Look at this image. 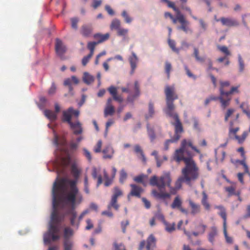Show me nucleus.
<instances>
[{
    "label": "nucleus",
    "instance_id": "1",
    "mask_svg": "<svg viewBox=\"0 0 250 250\" xmlns=\"http://www.w3.org/2000/svg\"><path fill=\"white\" fill-rule=\"evenodd\" d=\"M78 192L77 181L67 178H58L54 182L52 194L53 211L51 213V222L48 231L44 234L43 241L49 244L51 241L59 239L60 218L58 208L65 209L66 214H71V224H74L76 213H74L76 196Z\"/></svg>",
    "mask_w": 250,
    "mask_h": 250
},
{
    "label": "nucleus",
    "instance_id": "2",
    "mask_svg": "<svg viewBox=\"0 0 250 250\" xmlns=\"http://www.w3.org/2000/svg\"><path fill=\"white\" fill-rule=\"evenodd\" d=\"M191 147L199 153V151L194 146L190 141L183 140L180 148L176 149L174 155V159L177 162L183 161L186 167L182 170V175L180 176L175 183V187L179 190L182 183L185 182L190 186L191 182L195 181L199 177V168L192 159L191 152L189 150Z\"/></svg>",
    "mask_w": 250,
    "mask_h": 250
},
{
    "label": "nucleus",
    "instance_id": "3",
    "mask_svg": "<svg viewBox=\"0 0 250 250\" xmlns=\"http://www.w3.org/2000/svg\"><path fill=\"white\" fill-rule=\"evenodd\" d=\"M165 93L167 107L164 109V111L167 116L173 118L175 121V123L171 122L172 125L175 127L174 136L171 139L166 140L164 144V149L165 150H167L170 143L176 142L179 140L180 138L179 134L183 132V129L178 115L174 111L175 106L173 101L178 98V95L175 92L174 87L166 86Z\"/></svg>",
    "mask_w": 250,
    "mask_h": 250
},
{
    "label": "nucleus",
    "instance_id": "4",
    "mask_svg": "<svg viewBox=\"0 0 250 250\" xmlns=\"http://www.w3.org/2000/svg\"><path fill=\"white\" fill-rule=\"evenodd\" d=\"M171 182L172 179L169 172H165L160 177L154 175L149 180L150 184L152 186H156L160 191L164 190L167 187H170Z\"/></svg>",
    "mask_w": 250,
    "mask_h": 250
},
{
    "label": "nucleus",
    "instance_id": "5",
    "mask_svg": "<svg viewBox=\"0 0 250 250\" xmlns=\"http://www.w3.org/2000/svg\"><path fill=\"white\" fill-rule=\"evenodd\" d=\"M78 116V110H74L71 107L62 112V121L69 124L75 134H78V122L76 121L73 123L72 120L73 118H77Z\"/></svg>",
    "mask_w": 250,
    "mask_h": 250
},
{
    "label": "nucleus",
    "instance_id": "6",
    "mask_svg": "<svg viewBox=\"0 0 250 250\" xmlns=\"http://www.w3.org/2000/svg\"><path fill=\"white\" fill-rule=\"evenodd\" d=\"M53 144L56 146L58 150L60 151L62 153H64L66 154V157L62 158V162L65 166L69 165L71 163V158L68 154L66 143L64 138H60L58 135L55 134Z\"/></svg>",
    "mask_w": 250,
    "mask_h": 250
},
{
    "label": "nucleus",
    "instance_id": "7",
    "mask_svg": "<svg viewBox=\"0 0 250 250\" xmlns=\"http://www.w3.org/2000/svg\"><path fill=\"white\" fill-rule=\"evenodd\" d=\"M122 90L124 92L129 93V95L127 98V101L128 102L133 103L135 99L139 96L140 93V86L138 81H135L134 86L133 87L134 93L132 94L131 92V87L129 84L127 85V87H123Z\"/></svg>",
    "mask_w": 250,
    "mask_h": 250
},
{
    "label": "nucleus",
    "instance_id": "8",
    "mask_svg": "<svg viewBox=\"0 0 250 250\" xmlns=\"http://www.w3.org/2000/svg\"><path fill=\"white\" fill-rule=\"evenodd\" d=\"M147 133L150 140L151 142H153L156 139V134L155 132H160L161 128L160 126L157 124L151 125L149 123L146 124Z\"/></svg>",
    "mask_w": 250,
    "mask_h": 250
},
{
    "label": "nucleus",
    "instance_id": "9",
    "mask_svg": "<svg viewBox=\"0 0 250 250\" xmlns=\"http://www.w3.org/2000/svg\"><path fill=\"white\" fill-rule=\"evenodd\" d=\"M55 48L57 54L62 60H64L65 58L64 57V54L66 52L67 48L62 40L58 38L56 39Z\"/></svg>",
    "mask_w": 250,
    "mask_h": 250
},
{
    "label": "nucleus",
    "instance_id": "10",
    "mask_svg": "<svg viewBox=\"0 0 250 250\" xmlns=\"http://www.w3.org/2000/svg\"><path fill=\"white\" fill-rule=\"evenodd\" d=\"M178 21L181 23V25L177 27L179 30H182L186 33H192V30L189 27V22L185 18L184 16H179L178 17Z\"/></svg>",
    "mask_w": 250,
    "mask_h": 250
},
{
    "label": "nucleus",
    "instance_id": "11",
    "mask_svg": "<svg viewBox=\"0 0 250 250\" xmlns=\"http://www.w3.org/2000/svg\"><path fill=\"white\" fill-rule=\"evenodd\" d=\"M209 98L211 100V101L219 100L221 103V107L223 109L226 108L229 105V99H226L224 95V91H223L222 89L220 90V96L219 97L211 96L209 97Z\"/></svg>",
    "mask_w": 250,
    "mask_h": 250
},
{
    "label": "nucleus",
    "instance_id": "12",
    "mask_svg": "<svg viewBox=\"0 0 250 250\" xmlns=\"http://www.w3.org/2000/svg\"><path fill=\"white\" fill-rule=\"evenodd\" d=\"M216 21H220L222 25L229 27L237 26L239 25V23L236 20L230 18L222 17L220 19L216 20Z\"/></svg>",
    "mask_w": 250,
    "mask_h": 250
},
{
    "label": "nucleus",
    "instance_id": "13",
    "mask_svg": "<svg viewBox=\"0 0 250 250\" xmlns=\"http://www.w3.org/2000/svg\"><path fill=\"white\" fill-rule=\"evenodd\" d=\"M130 187L131 188V191L128 195V199H129L130 196H135L138 198L141 197L142 192L143 191V188L135 184H131Z\"/></svg>",
    "mask_w": 250,
    "mask_h": 250
},
{
    "label": "nucleus",
    "instance_id": "14",
    "mask_svg": "<svg viewBox=\"0 0 250 250\" xmlns=\"http://www.w3.org/2000/svg\"><path fill=\"white\" fill-rule=\"evenodd\" d=\"M103 153V158L104 159H111L114 154V150L110 145L106 146L102 150Z\"/></svg>",
    "mask_w": 250,
    "mask_h": 250
},
{
    "label": "nucleus",
    "instance_id": "15",
    "mask_svg": "<svg viewBox=\"0 0 250 250\" xmlns=\"http://www.w3.org/2000/svg\"><path fill=\"white\" fill-rule=\"evenodd\" d=\"M78 83V79L76 76H72L70 78L66 79L64 81L63 84L64 86H68L69 89V91L71 92L73 89V87L76 85Z\"/></svg>",
    "mask_w": 250,
    "mask_h": 250
},
{
    "label": "nucleus",
    "instance_id": "16",
    "mask_svg": "<svg viewBox=\"0 0 250 250\" xmlns=\"http://www.w3.org/2000/svg\"><path fill=\"white\" fill-rule=\"evenodd\" d=\"M128 61L131 68V73L133 74L138 62V58L134 52H132L131 56L128 58Z\"/></svg>",
    "mask_w": 250,
    "mask_h": 250
},
{
    "label": "nucleus",
    "instance_id": "17",
    "mask_svg": "<svg viewBox=\"0 0 250 250\" xmlns=\"http://www.w3.org/2000/svg\"><path fill=\"white\" fill-rule=\"evenodd\" d=\"M152 194L158 199L165 200L167 198H170V194L167 192H163V190H161L159 192L156 190L154 189L152 190Z\"/></svg>",
    "mask_w": 250,
    "mask_h": 250
},
{
    "label": "nucleus",
    "instance_id": "18",
    "mask_svg": "<svg viewBox=\"0 0 250 250\" xmlns=\"http://www.w3.org/2000/svg\"><path fill=\"white\" fill-rule=\"evenodd\" d=\"M189 206L191 208V214L193 215H195L198 214L201 211V207L200 205L196 204L192 200H189L188 201Z\"/></svg>",
    "mask_w": 250,
    "mask_h": 250
},
{
    "label": "nucleus",
    "instance_id": "19",
    "mask_svg": "<svg viewBox=\"0 0 250 250\" xmlns=\"http://www.w3.org/2000/svg\"><path fill=\"white\" fill-rule=\"evenodd\" d=\"M92 27L91 24H85L82 26L81 34L85 37H88L92 32Z\"/></svg>",
    "mask_w": 250,
    "mask_h": 250
},
{
    "label": "nucleus",
    "instance_id": "20",
    "mask_svg": "<svg viewBox=\"0 0 250 250\" xmlns=\"http://www.w3.org/2000/svg\"><path fill=\"white\" fill-rule=\"evenodd\" d=\"M203 197L201 200V204L204 208L205 209L208 211H209L211 208V206L208 200V195L205 192L202 193Z\"/></svg>",
    "mask_w": 250,
    "mask_h": 250
},
{
    "label": "nucleus",
    "instance_id": "21",
    "mask_svg": "<svg viewBox=\"0 0 250 250\" xmlns=\"http://www.w3.org/2000/svg\"><path fill=\"white\" fill-rule=\"evenodd\" d=\"M156 239L153 234H150L147 239L146 246V250H150L151 248L156 246Z\"/></svg>",
    "mask_w": 250,
    "mask_h": 250
},
{
    "label": "nucleus",
    "instance_id": "22",
    "mask_svg": "<svg viewBox=\"0 0 250 250\" xmlns=\"http://www.w3.org/2000/svg\"><path fill=\"white\" fill-rule=\"evenodd\" d=\"M109 36L110 35L109 33H106L104 35L100 33H97L94 35V39L98 40V41L96 42L99 44L107 40L109 38Z\"/></svg>",
    "mask_w": 250,
    "mask_h": 250
},
{
    "label": "nucleus",
    "instance_id": "23",
    "mask_svg": "<svg viewBox=\"0 0 250 250\" xmlns=\"http://www.w3.org/2000/svg\"><path fill=\"white\" fill-rule=\"evenodd\" d=\"M239 87V86H233L231 88L230 90L229 91L226 92L224 91V95L225 96L226 99H229L230 102L231 99L230 95L233 94L234 93H239V90H238Z\"/></svg>",
    "mask_w": 250,
    "mask_h": 250
},
{
    "label": "nucleus",
    "instance_id": "24",
    "mask_svg": "<svg viewBox=\"0 0 250 250\" xmlns=\"http://www.w3.org/2000/svg\"><path fill=\"white\" fill-rule=\"evenodd\" d=\"M83 80L85 83L90 84L94 82V77L89 73L85 72L83 76Z\"/></svg>",
    "mask_w": 250,
    "mask_h": 250
},
{
    "label": "nucleus",
    "instance_id": "25",
    "mask_svg": "<svg viewBox=\"0 0 250 250\" xmlns=\"http://www.w3.org/2000/svg\"><path fill=\"white\" fill-rule=\"evenodd\" d=\"M217 235V229L215 227H212L208 235V241L212 243L214 241V238Z\"/></svg>",
    "mask_w": 250,
    "mask_h": 250
},
{
    "label": "nucleus",
    "instance_id": "26",
    "mask_svg": "<svg viewBox=\"0 0 250 250\" xmlns=\"http://www.w3.org/2000/svg\"><path fill=\"white\" fill-rule=\"evenodd\" d=\"M243 112L245 114L249 119H250V108L248 103L243 102L240 106Z\"/></svg>",
    "mask_w": 250,
    "mask_h": 250
},
{
    "label": "nucleus",
    "instance_id": "27",
    "mask_svg": "<svg viewBox=\"0 0 250 250\" xmlns=\"http://www.w3.org/2000/svg\"><path fill=\"white\" fill-rule=\"evenodd\" d=\"M115 108L113 105H106L104 109V117L112 116L115 113Z\"/></svg>",
    "mask_w": 250,
    "mask_h": 250
},
{
    "label": "nucleus",
    "instance_id": "28",
    "mask_svg": "<svg viewBox=\"0 0 250 250\" xmlns=\"http://www.w3.org/2000/svg\"><path fill=\"white\" fill-rule=\"evenodd\" d=\"M154 108L153 104L150 102L148 104V113L145 115V118L146 120H148L153 117L154 114Z\"/></svg>",
    "mask_w": 250,
    "mask_h": 250
},
{
    "label": "nucleus",
    "instance_id": "29",
    "mask_svg": "<svg viewBox=\"0 0 250 250\" xmlns=\"http://www.w3.org/2000/svg\"><path fill=\"white\" fill-rule=\"evenodd\" d=\"M45 116L51 121H55L57 119L56 113L50 110H45L44 112Z\"/></svg>",
    "mask_w": 250,
    "mask_h": 250
},
{
    "label": "nucleus",
    "instance_id": "30",
    "mask_svg": "<svg viewBox=\"0 0 250 250\" xmlns=\"http://www.w3.org/2000/svg\"><path fill=\"white\" fill-rule=\"evenodd\" d=\"M182 201L179 196H177L172 204L171 205V207L172 208H179L182 206Z\"/></svg>",
    "mask_w": 250,
    "mask_h": 250
},
{
    "label": "nucleus",
    "instance_id": "31",
    "mask_svg": "<svg viewBox=\"0 0 250 250\" xmlns=\"http://www.w3.org/2000/svg\"><path fill=\"white\" fill-rule=\"evenodd\" d=\"M238 62L239 66V72L243 73L245 69L244 61L240 54L238 55Z\"/></svg>",
    "mask_w": 250,
    "mask_h": 250
},
{
    "label": "nucleus",
    "instance_id": "32",
    "mask_svg": "<svg viewBox=\"0 0 250 250\" xmlns=\"http://www.w3.org/2000/svg\"><path fill=\"white\" fill-rule=\"evenodd\" d=\"M117 200L111 198V200L107 206L108 209L110 210L111 208H113L115 210H118L119 208V205L117 204Z\"/></svg>",
    "mask_w": 250,
    "mask_h": 250
},
{
    "label": "nucleus",
    "instance_id": "33",
    "mask_svg": "<svg viewBox=\"0 0 250 250\" xmlns=\"http://www.w3.org/2000/svg\"><path fill=\"white\" fill-rule=\"evenodd\" d=\"M98 44V43L96 42H88L87 47V48L90 50V53L89 54L93 55L95 46Z\"/></svg>",
    "mask_w": 250,
    "mask_h": 250
},
{
    "label": "nucleus",
    "instance_id": "34",
    "mask_svg": "<svg viewBox=\"0 0 250 250\" xmlns=\"http://www.w3.org/2000/svg\"><path fill=\"white\" fill-rule=\"evenodd\" d=\"M121 22L120 21L116 19H115L112 20L111 25H110V29L111 30L116 29L118 30L120 27Z\"/></svg>",
    "mask_w": 250,
    "mask_h": 250
},
{
    "label": "nucleus",
    "instance_id": "35",
    "mask_svg": "<svg viewBox=\"0 0 250 250\" xmlns=\"http://www.w3.org/2000/svg\"><path fill=\"white\" fill-rule=\"evenodd\" d=\"M123 194L122 190L118 187H115L113 189V194L112 198L117 200L119 196H121Z\"/></svg>",
    "mask_w": 250,
    "mask_h": 250
},
{
    "label": "nucleus",
    "instance_id": "36",
    "mask_svg": "<svg viewBox=\"0 0 250 250\" xmlns=\"http://www.w3.org/2000/svg\"><path fill=\"white\" fill-rule=\"evenodd\" d=\"M73 230L69 227H66L64 230V240H69V238L73 235Z\"/></svg>",
    "mask_w": 250,
    "mask_h": 250
},
{
    "label": "nucleus",
    "instance_id": "37",
    "mask_svg": "<svg viewBox=\"0 0 250 250\" xmlns=\"http://www.w3.org/2000/svg\"><path fill=\"white\" fill-rule=\"evenodd\" d=\"M207 228V226L203 224L202 222L199 223V224L195 227L196 229L202 234L205 233Z\"/></svg>",
    "mask_w": 250,
    "mask_h": 250
},
{
    "label": "nucleus",
    "instance_id": "38",
    "mask_svg": "<svg viewBox=\"0 0 250 250\" xmlns=\"http://www.w3.org/2000/svg\"><path fill=\"white\" fill-rule=\"evenodd\" d=\"M193 50H194L193 55H194V57L195 58L197 62H204L205 59L203 58L200 57L199 56V50H198V48H197L196 47H194Z\"/></svg>",
    "mask_w": 250,
    "mask_h": 250
},
{
    "label": "nucleus",
    "instance_id": "39",
    "mask_svg": "<svg viewBox=\"0 0 250 250\" xmlns=\"http://www.w3.org/2000/svg\"><path fill=\"white\" fill-rule=\"evenodd\" d=\"M134 151L136 153H140L142 157L143 161L144 162L146 161V157L141 146L139 145H136L134 146Z\"/></svg>",
    "mask_w": 250,
    "mask_h": 250
},
{
    "label": "nucleus",
    "instance_id": "40",
    "mask_svg": "<svg viewBox=\"0 0 250 250\" xmlns=\"http://www.w3.org/2000/svg\"><path fill=\"white\" fill-rule=\"evenodd\" d=\"M146 177L144 174H141L134 178L133 180L137 183H142L144 186H146V184L144 181V179Z\"/></svg>",
    "mask_w": 250,
    "mask_h": 250
},
{
    "label": "nucleus",
    "instance_id": "41",
    "mask_svg": "<svg viewBox=\"0 0 250 250\" xmlns=\"http://www.w3.org/2000/svg\"><path fill=\"white\" fill-rule=\"evenodd\" d=\"M126 178L127 173L124 169H122L120 172L119 181L121 184H123Z\"/></svg>",
    "mask_w": 250,
    "mask_h": 250
},
{
    "label": "nucleus",
    "instance_id": "42",
    "mask_svg": "<svg viewBox=\"0 0 250 250\" xmlns=\"http://www.w3.org/2000/svg\"><path fill=\"white\" fill-rule=\"evenodd\" d=\"M83 154L88 162L92 161V157L90 152L85 148L83 149Z\"/></svg>",
    "mask_w": 250,
    "mask_h": 250
},
{
    "label": "nucleus",
    "instance_id": "43",
    "mask_svg": "<svg viewBox=\"0 0 250 250\" xmlns=\"http://www.w3.org/2000/svg\"><path fill=\"white\" fill-rule=\"evenodd\" d=\"M103 142L101 140H99L96 145L94 146L93 148V151L95 153H100L102 152V146Z\"/></svg>",
    "mask_w": 250,
    "mask_h": 250
},
{
    "label": "nucleus",
    "instance_id": "44",
    "mask_svg": "<svg viewBox=\"0 0 250 250\" xmlns=\"http://www.w3.org/2000/svg\"><path fill=\"white\" fill-rule=\"evenodd\" d=\"M165 225L166 226V229L167 231L169 232H171L174 231L175 229V223H172V224H169L167 222H165Z\"/></svg>",
    "mask_w": 250,
    "mask_h": 250
},
{
    "label": "nucleus",
    "instance_id": "45",
    "mask_svg": "<svg viewBox=\"0 0 250 250\" xmlns=\"http://www.w3.org/2000/svg\"><path fill=\"white\" fill-rule=\"evenodd\" d=\"M248 135V133L247 131H244L241 137H240L238 135H235V139L237 140L239 143H243L247 136Z\"/></svg>",
    "mask_w": 250,
    "mask_h": 250
},
{
    "label": "nucleus",
    "instance_id": "46",
    "mask_svg": "<svg viewBox=\"0 0 250 250\" xmlns=\"http://www.w3.org/2000/svg\"><path fill=\"white\" fill-rule=\"evenodd\" d=\"M71 172L76 179L78 177V168L77 165L73 164L71 167Z\"/></svg>",
    "mask_w": 250,
    "mask_h": 250
},
{
    "label": "nucleus",
    "instance_id": "47",
    "mask_svg": "<svg viewBox=\"0 0 250 250\" xmlns=\"http://www.w3.org/2000/svg\"><path fill=\"white\" fill-rule=\"evenodd\" d=\"M168 45L172 49V50L178 53L179 52V49L176 48L175 47V42L174 41L169 39L168 41Z\"/></svg>",
    "mask_w": 250,
    "mask_h": 250
},
{
    "label": "nucleus",
    "instance_id": "48",
    "mask_svg": "<svg viewBox=\"0 0 250 250\" xmlns=\"http://www.w3.org/2000/svg\"><path fill=\"white\" fill-rule=\"evenodd\" d=\"M72 243L69 240H64V250H72Z\"/></svg>",
    "mask_w": 250,
    "mask_h": 250
},
{
    "label": "nucleus",
    "instance_id": "49",
    "mask_svg": "<svg viewBox=\"0 0 250 250\" xmlns=\"http://www.w3.org/2000/svg\"><path fill=\"white\" fill-rule=\"evenodd\" d=\"M219 214L221 216V217L223 219V227L227 226V214L225 209L221 210L219 213Z\"/></svg>",
    "mask_w": 250,
    "mask_h": 250
},
{
    "label": "nucleus",
    "instance_id": "50",
    "mask_svg": "<svg viewBox=\"0 0 250 250\" xmlns=\"http://www.w3.org/2000/svg\"><path fill=\"white\" fill-rule=\"evenodd\" d=\"M122 16L123 17L126 23H129L132 21V18L129 16L126 11L124 10L123 11Z\"/></svg>",
    "mask_w": 250,
    "mask_h": 250
},
{
    "label": "nucleus",
    "instance_id": "51",
    "mask_svg": "<svg viewBox=\"0 0 250 250\" xmlns=\"http://www.w3.org/2000/svg\"><path fill=\"white\" fill-rule=\"evenodd\" d=\"M223 232L225 236V238L227 243L231 244L232 243V239L231 237H229L227 234V226L223 227Z\"/></svg>",
    "mask_w": 250,
    "mask_h": 250
},
{
    "label": "nucleus",
    "instance_id": "52",
    "mask_svg": "<svg viewBox=\"0 0 250 250\" xmlns=\"http://www.w3.org/2000/svg\"><path fill=\"white\" fill-rule=\"evenodd\" d=\"M172 67L170 62H166L165 63V71L167 74V77H169L170 72L171 70Z\"/></svg>",
    "mask_w": 250,
    "mask_h": 250
},
{
    "label": "nucleus",
    "instance_id": "53",
    "mask_svg": "<svg viewBox=\"0 0 250 250\" xmlns=\"http://www.w3.org/2000/svg\"><path fill=\"white\" fill-rule=\"evenodd\" d=\"M217 47L220 51L226 55L228 56L230 55V52L229 51L228 47L226 46H218Z\"/></svg>",
    "mask_w": 250,
    "mask_h": 250
},
{
    "label": "nucleus",
    "instance_id": "54",
    "mask_svg": "<svg viewBox=\"0 0 250 250\" xmlns=\"http://www.w3.org/2000/svg\"><path fill=\"white\" fill-rule=\"evenodd\" d=\"M128 31L127 29L120 28L117 30V34L119 36H124L127 34Z\"/></svg>",
    "mask_w": 250,
    "mask_h": 250
},
{
    "label": "nucleus",
    "instance_id": "55",
    "mask_svg": "<svg viewBox=\"0 0 250 250\" xmlns=\"http://www.w3.org/2000/svg\"><path fill=\"white\" fill-rule=\"evenodd\" d=\"M92 56L93 55L88 54L87 56L84 57L82 60V63L83 65L85 66Z\"/></svg>",
    "mask_w": 250,
    "mask_h": 250
},
{
    "label": "nucleus",
    "instance_id": "56",
    "mask_svg": "<svg viewBox=\"0 0 250 250\" xmlns=\"http://www.w3.org/2000/svg\"><path fill=\"white\" fill-rule=\"evenodd\" d=\"M56 89H57V87H56V86L55 83H52L50 88L49 89V90L48 91V94L50 95H52L54 94L56 92Z\"/></svg>",
    "mask_w": 250,
    "mask_h": 250
},
{
    "label": "nucleus",
    "instance_id": "57",
    "mask_svg": "<svg viewBox=\"0 0 250 250\" xmlns=\"http://www.w3.org/2000/svg\"><path fill=\"white\" fill-rule=\"evenodd\" d=\"M114 124V121L112 119H109L108 120V121L106 122L105 125V133H104V136H106L107 134L108 131V128L110 126H111L112 125Z\"/></svg>",
    "mask_w": 250,
    "mask_h": 250
},
{
    "label": "nucleus",
    "instance_id": "58",
    "mask_svg": "<svg viewBox=\"0 0 250 250\" xmlns=\"http://www.w3.org/2000/svg\"><path fill=\"white\" fill-rule=\"evenodd\" d=\"M226 190L229 193V195H232L233 194H235L237 195H239V193H237V194L235 192V188L233 187H229L226 188Z\"/></svg>",
    "mask_w": 250,
    "mask_h": 250
},
{
    "label": "nucleus",
    "instance_id": "59",
    "mask_svg": "<svg viewBox=\"0 0 250 250\" xmlns=\"http://www.w3.org/2000/svg\"><path fill=\"white\" fill-rule=\"evenodd\" d=\"M121 224L122 231L124 233H125L126 232V227L129 224V221L128 220H126L125 221H122Z\"/></svg>",
    "mask_w": 250,
    "mask_h": 250
},
{
    "label": "nucleus",
    "instance_id": "60",
    "mask_svg": "<svg viewBox=\"0 0 250 250\" xmlns=\"http://www.w3.org/2000/svg\"><path fill=\"white\" fill-rule=\"evenodd\" d=\"M239 127H236L235 128H233V127H229V136L231 137L232 135H233L234 136V137L235 138V135H236L237 132L239 130Z\"/></svg>",
    "mask_w": 250,
    "mask_h": 250
},
{
    "label": "nucleus",
    "instance_id": "61",
    "mask_svg": "<svg viewBox=\"0 0 250 250\" xmlns=\"http://www.w3.org/2000/svg\"><path fill=\"white\" fill-rule=\"evenodd\" d=\"M234 111V109L232 108H229L227 110L225 117V121L226 122L228 121L229 118L233 114Z\"/></svg>",
    "mask_w": 250,
    "mask_h": 250
},
{
    "label": "nucleus",
    "instance_id": "62",
    "mask_svg": "<svg viewBox=\"0 0 250 250\" xmlns=\"http://www.w3.org/2000/svg\"><path fill=\"white\" fill-rule=\"evenodd\" d=\"M185 67V69L186 70V74L189 77V78H193L194 80H195L196 79V77L189 70V69L188 68V66L187 65H185L184 66Z\"/></svg>",
    "mask_w": 250,
    "mask_h": 250
},
{
    "label": "nucleus",
    "instance_id": "63",
    "mask_svg": "<svg viewBox=\"0 0 250 250\" xmlns=\"http://www.w3.org/2000/svg\"><path fill=\"white\" fill-rule=\"evenodd\" d=\"M92 6L94 8L96 9L98 7L100 6L102 3V0H92Z\"/></svg>",
    "mask_w": 250,
    "mask_h": 250
},
{
    "label": "nucleus",
    "instance_id": "64",
    "mask_svg": "<svg viewBox=\"0 0 250 250\" xmlns=\"http://www.w3.org/2000/svg\"><path fill=\"white\" fill-rule=\"evenodd\" d=\"M113 245L116 250H126L125 246L122 244L118 245L116 243H114Z\"/></svg>",
    "mask_w": 250,
    "mask_h": 250
}]
</instances>
